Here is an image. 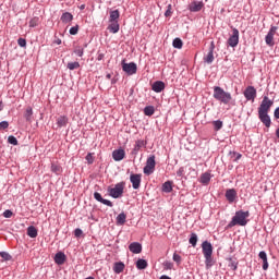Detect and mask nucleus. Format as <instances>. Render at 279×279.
<instances>
[{
    "mask_svg": "<svg viewBox=\"0 0 279 279\" xmlns=\"http://www.w3.org/2000/svg\"><path fill=\"white\" fill-rule=\"evenodd\" d=\"M154 112H156V109H154V106H147V107L144 108V114L146 117L154 116Z\"/></svg>",
    "mask_w": 279,
    "mask_h": 279,
    "instance_id": "obj_31",
    "label": "nucleus"
},
{
    "mask_svg": "<svg viewBox=\"0 0 279 279\" xmlns=\"http://www.w3.org/2000/svg\"><path fill=\"white\" fill-rule=\"evenodd\" d=\"M271 106H274V100L269 99L268 96H264L258 107V119L263 122L265 128H271V117H269Z\"/></svg>",
    "mask_w": 279,
    "mask_h": 279,
    "instance_id": "obj_1",
    "label": "nucleus"
},
{
    "mask_svg": "<svg viewBox=\"0 0 279 279\" xmlns=\"http://www.w3.org/2000/svg\"><path fill=\"white\" fill-rule=\"evenodd\" d=\"M204 62H206L207 64H213V62H215V41H211L209 51L204 58Z\"/></svg>",
    "mask_w": 279,
    "mask_h": 279,
    "instance_id": "obj_12",
    "label": "nucleus"
},
{
    "mask_svg": "<svg viewBox=\"0 0 279 279\" xmlns=\"http://www.w3.org/2000/svg\"><path fill=\"white\" fill-rule=\"evenodd\" d=\"M66 69H69L70 71H75V69H80V62H69Z\"/></svg>",
    "mask_w": 279,
    "mask_h": 279,
    "instance_id": "obj_37",
    "label": "nucleus"
},
{
    "mask_svg": "<svg viewBox=\"0 0 279 279\" xmlns=\"http://www.w3.org/2000/svg\"><path fill=\"white\" fill-rule=\"evenodd\" d=\"M184 43L182 41V39L180 38H174L172 41V47H174V49H182Z\"/></svg>",
    "mask_w": 279,
    "mask_h": 279,
    "instance_id": "obj_30",
    "label": "nucleus"
},
{
    "mask_svg": "<svg viewBox=\"0 0 279 279\" xmlns=\"http://www.w3.org/2000/svg\"><path fill=\"white\" fill-rule=\"evenodd\" d=\"M147 146V142L143 141V140H137L135 142V146L132 150L133 156H136L138 154V151H141L142 147H146Z\"/></svg>",
    "mask_w": 279,
    "mask_h": 279,
    "instance_id": "obj_15",
    "label": "nucleus"
},
{
    "mask_svg": "<svg viewBox=\"0 0 279 279\" xmlns=\"http://www.w3.org/2000/svg\"><path fill=\"white\" fill-rule=\"evenodd\" d=\"M128 219V215L124 214V211H122L121 214H119L116 218L117 221V226H124L125 221Z\"/></svg>",
    "mask_w": 279,
    "mask_h": 279,
    "instance_id": "obj_25",
    "label": "nucleus"
},
{
    "mask_svg": "<svg viewBox=\"0 0 279 279\" xmlns=\"http://www.w3.org/2000/svg\"><path fill=\"white\" fill-rule=\"evenodd\" d=\"M184 167L179 168V170L177 171L178 178H184Z\"/></svg>",
    "mask_w": 279,
    "mask_h": 279,
    "instance_id": "obj_52",
    "label": "nucleus"
},
{
    "mask_svg": "<svg viewBox=\"0 0 279 279\" xmlns=\"http://www.w3.org/2000/svg\"><path fill=\"white\" fill-rule=\"evenodd\" d=\"M119 16H121V13L119 12V10L110 11L109 23H119Z\"/></svg>",
    "mask_w": 279,
    "mask_h": 279,
    "instance_id": "obj_19",
    "label": "nucleus"
},
{
    "mask_svg": "<svg viewBox=\"0 0 279 279\" xmlns=\"http://www.w3.org/2000/svg\"><path fill=\"white\" fill-rule=\"evenodd\" d=\"M17 45L20 47H27V40H25V38H19L17 39Z\"/></svg>",
    "mask_w": 279,
    "mask_h": 279,
    "instance_id": "obj_46",
    "label": "nucleus"
},
{
    "mask_svg": "<svg viewBox=\"0 0 279 279\" xmlns=\"http://www.w3.org/2000/svg\"><path fill=\"white\" fill-rule=\"evenodd\" d=\"M189 243H190V245H192V247L197 246V234L196 233H191V236L189 239Z\"/></svg>",
    "mask_w": 279,
    "mask_h": 279,
    "instance_id": "obj_33",
    "label": "nucleus"
},
{
    "mask_svg": "<svg viewBox=\"0 0 279 279\" xmlns=\"http://www.w3.org/2000/svg\"><path fill=\"white\" fill-rule=\"evenodd\" d=\"M225 197L229 204H234V202L239 199V194L236 193L235 189H227Z\"/></svg>",
    "mask_w": 279,
    "mask_h": 279,
    "instance_id": "obj_8",
    "label": "nucleus"
},
{
    "mask_svg": "<svg viewBox=\"0 0 279 279\" xmlns=\"http://www.w3.org/2000/svg\"><path fill=\"white\" fill-rule=\"evenodd\" d=\"M85 160H87V165H93L95 162V157L89 153L86 155Z\"/></svg>",
    "mask_w": 279,
    "mask_h": 279,
    "instance_id": "obj_43",
    "label": "nucleus"
},
{
    "mask_svg": "<svg viewBox=\"0 0 279 279\" xmlns=\"http://www.w3.org/2000/svg\"><path fill=\"white\" fill-rule=\"evenodd\" d=\"M258 257L264 262L267 260V253L265 251H260Z\"/></svg>",
    "mask_w": 279,
    "mask_h": 279,
    "instance_id": "obj_54",
    "label": "nucleus"
},
{
    "mask_svg": "<svg viewBox=\"0 0 279 279\" xmlns=\"http://www.w3.org/2000/svg\"><path fill=\"white\" fill-rule=\"evenodd\" d=\"M213 97L216 99V101H220V104H225L226 106L232 101V94L225 92L220 86L214 87Z\"/></svg>",
    "mask_w": 279,
    "mask_h": 279,
    "instance_id": "obj_4",
    "label": "nucleus"
},
{
    "mask_svg": "<svg viewBox=\"0 0 279 279\" xmlns=\"http://www.w3.org/2000/svg\"><path fill=\"white\" fill-rule=\"evenodd\" d=\"M213 125H214V130L216 132H219V130H221V128H223V121L216 120V121L213 122Z\"/></svg>",
    "mask_w": 279,
    "mask_h": 279,
    "instance_id": "obj_36",
    "label": "nucleus"
},
{
    "mask_svg": "<svg viewBox=\"0 0 279 279\" xmlns=\"http://www.w3.org/2000/svg\"><path fill=\"white\" fill-rule=\"evenodd\" d=\"M247 217H250V211L238 210L232 217L231 221L228 223L227 228H234V226H247Z\"/></svg>",
    "mask_w": 279,
    "mask_h": 279,
    "instance_id": "obj_2",
    "label": "nucleus"
},
{
    "mask_svg": "<svg viewBox=\"0 0 279 279\" xmlns=\"http://www.w3.org/2000/svg\"><path fill=\"white\" fill-rule=\"evenodd\" d=\"M159 279H171V277H169L167 275H162Z\"/></svg>",
    "mask_w": 279,
    "mask_h": 279,
    "instance_id": "obj_60",
    "label": "nucleus"
},
{
    "mask_svg": "<svg viewBox=\"0 0 279 279\" xmlns=\"http://www.w3.org/2000/svg\"><path fill=\"white\" fill-rule=\"evenodd\" d=\"M8 143H9L10 145H19V140H16V137H15L14 135H10V136L8 137Z\"/></svg>",
    "mask_w": 279,
    "mask_h": 279,
    "instance_id": "obj_40",
    "label": "nucleus"
},
{
    "mask_svg": "<svg viewBox=\"0 0 279 279\" xmlns=\"http://www.w3.org/2000/svg\"><path fill=\"white\" fill-rule=\"evenodd\" d=\"M229 267L233 270L236 271L239 269V262L232 259V257L229 258Z\"/></svg>",
    "mask_w": 279,
    "mask_h": 279,
    "instance_id": "obj_35",
    "label": "nucleus"
},
{
    "mask_svg": "<svg viewBox=\"0 0 279 279\" xmlns=\"http://www.w3.org/2000/svg\"><path fill=\"white\" fill-rule=\"evenodd\" d=\"M94 198L96 199V202H100V203L104 201V197L99 192L94 193Z\"/></svg>",
    "mask_w": 279,
    "mask_h": 279,
    "instance_id": "obj_49",
    "label": "nucleus"
},
{
    "mask_svg": "<svg viewBox=\"0 0 279 279\" xmlns=\"http://www.w3.org/2000/svg\"><path fill=\"white\" fill-rule=\"evenodd\" d=\"M162 193H171L173 191V181H166L161 186Z\"/></svg>",
    "mask_w": 279,
    "mask_h": 279,
    "instance_id": "obj_22",
    "label": "nucleus"
},
{
    "mask_svg": "<svg viewBox=\"0 0 279 279\" xmlns=\"http://www.w3.org/2000/svg\"><path fill=\"white\" fill-rule=\"evenodd\" d=\"M0 256L3 260H12V255L5 251L0 252Z\"/></svg>",
    "mask_w": 279,
    "mask_h": 279,
    "instance_id": "obj_39",
    "label": "nucleus"
},
{
    "mask_svg": "<svg viewBox=\"0 0 279 279\" xmlns=\"http://www.w3.org/2000/svg\"><path fill=\"white\" fill-rule=\"evenodd\" d=\"M32 117H34V109H32V107H27L24 113V118L28 123H32Z\"/></svg>",
    "mask_w": 279,
    "mask_h": 279,
    "instance_id": "obj_27",
    "label": "nucleus"
},
{
    "mask_svg": "<svg viewBox=\"0 0 279 279\" xmlns=\"http://www.w3.org/2000/svg\"><path fill=\"white\" fill-rule=\"evenodd\" d=\"M129 250L132 254H141V252H143V245L138 242H132L129 245Z\"/></svg>",
    "mask_w": 279,
    "mask_h": 279,
    "instance_id": "obj_14",
    "label": "nucleus"
},
{
    "mask_svg": "<svg viewBox=\"0 0 279 279\" xmlns=\"http://www.w3.org/2000/svg\"><path fill=\"white\" fill-rule=\"evenodd\" d=\"M153 90L154 93H162L163 88H165V82L162 81H157L153 84Z\"/></svg>",
    "mask_w": 279,
    "mask_h": 279,
    "instance_id": "obj_21",
    "label": "nucleus"
},
{
    "mask_svg": "<svg viewBox=\"0 0 279 279\" xmlns=\"http://www.w3.org/2000/svg\"><path fill=\"white\" fill-rule=\"evenodd\" d=\"M10 128V123L8 121L0 122V130H8Z\"/></svg>",
    "mask_w": 279,
    "mask_h": 279,
    "instance_id": "obj_48",
    "label": "nucleus"
},
{
    "mask_svg": "<svg viewBox=\"0 0 279 279\" xmlns=\"http://www.w3.org/2000/svg\"><path fill=\"white\" fill-rule=\"evenodd\" d=\"M202 250L205 258V267L206 269H210V267L215 265V262L213 260V244L208 241H204L202 243Z\"/></svg>",
    "mask_w": 279,
    "mask_h": 279,
    "instance_id": "obj_3",
    "label": "nucleus"
},
{
    "mask_svg": "<svg viewBox=\"0 0 279 279\" xmlns=\"http://www.w3.org/2000/svg\"><path fill=\"white\" fill-rule=\"evenodd\" d=\"M27 236L31 239H36V236H38V229H36L34 226H29L27 228Z\"/></svg>",
    "mask_w": 279,
    "mask_h": 279,
    "instance_id": "obj_26",
    "label": "nucleus"
},
{
    "mask_svg": "<svg viewBox=\"0 0 279 279\" xmlns=\"http://www.w3.org/2000/svg\"><path fill=\"white\" fill-rule=\"evenodd\" d=\"M213 179V174H210L209 172H205L201 175L199 178V182L201 184H203L204 186H208V184H210V180Z\"/></svg>",
    "mask_w": 279,
    "mask_h": 279,
    "instance_id": "obj_18",
    "label": "nucleus"
},
{
    "mask_svg": "<svg viewBox=\"0 0 279 279\" xmlns=\"http://www.w3.org/2000/svg\"><path fill=\"white\" fill-rule=\"evenodd\" d=\"M147 265H148L147 260L142 259V258L137 259V262H136V268L140 270L147 269Z\"/></svg>",
    "mask_w": 279,
    "mask_h": 279,
    "instance_id": "obj_29",
    "label": "nucleus"
},
{
    "mask_svg": "<svg viewBox=\"0 0 279 279\" xmlns=\"http://www.w3.org/2000/svg\"><path fill=\"white\" fill-rule=\"evenodd\" d=\"M77 32H80V26L75 25L70 28L71 36H77Z\"/></svg>",
    "mask_w": 279,
    "mask_h": 279,
    "instance_id": "obj_42",
    "label": "nucleus"
},
{
    "mask_svg": "<svg viewBox=\"0 0 279 279\" xmlns=\"http://www.w3.org/2000/svg\"><path fill=\"white\" fill-rule=\"evenodd\" d=\"M61 21L62 23H71V21H73V14H71L70 12H64L61 15Z\"/></svg>",
    "mask_w": 279,
    "mask_h": 279,
    "instance_id": "obj_28",
    "label": "nucleus"
},
{
    "mask_svg": "<svg viewBox=\"0 0 279 279\" xmlns=\"http://www.w3.org/2000/svg\"><path fill=\"white\" fill-rule=\"evenodd\" d=\"M82 234H84V231H82V229L76 228V229L74 230V236H76L77 239H78L80 236H82Z\"/></svg>",
    "mask_w": 279,
    "mask_h": 279,
    "instance_id": "obj_53",
    "label": "nucleus"
},
{
    "mask_svg": "<svg viewBox=\"0 0 279 279\" xmlns=\"http://www.w3.org/2000/svg\"><path fill=\"white\" fill-rule=\"evenodd\" d=\"M84 8H86V5L82 4V5H81V10H84Z\"/></svg>",
    "mask_w": 279,
    "mask_h": 279,
    "instance_id": "obj_64",
    "label": "nucleus"
},
{
    "mask_svg": "<svg viewBox=\"0 0 279 279\" xmlns=\"http://www.w3.org/2000/svg\"><path fill=\"white\" fill-rule=\"evenodd\" d=\"M125 189V182L117 183L113 187L108 189V193L110 197L113 199H119V197H123V191Z\"/></svg>",
    "mask_w": 279,
    "mask_h": 279,
    "instance_id": "obj_5",
    "label": "nucleus"
},
{
    "mask_svg": "<svg viewBox=\"0 0 279 279\" xmlns=\"http://www.w3.org/2000/svg\"><path fill=\"white\" fill-rule=\"evenodd\" d=\"M74 53H75V56H77L78 58H82V56H84V48H82V47H76V48L74 49Z\"/></svg>",
    "mask_w": 279,
    "mask_h": 279,
    "instance_id": "obj_41",
    "label": "nucleus"
},
{
    "mask_svg": "<svg viewBox=\"0 0 279 279\" xmlns=\"http://www.w3.org/2000/svg\"><path fill=\"white\" fill-rule=\"evenodd\" d=\"M122 71L129 75H136L138 66L134 62L125 63V60L122 61Z\"/></svg>",
    "mask_w": 279,
    "mask_h": 279,
    "instance_id": "obj_7",
    "label": "nucleus"
},
{
    "mask_svg": "<svg viewBox=\"0 0 279 279\" xmlns=\"http://www.w3.org/2000/svg\"><path fill=\"white\" fill-rule=\"evenodd\" d=\"M54 263L56 265H64L66 263V255L63 252H58L54 255Z\"/></svg>",
    "mask_w": 279,
    "mask_h": 279,
    "instance_id": "obj_17",
    "label": "nucleus"
},
{
    "mask_svg": "<svg viewBox=\"0 0 279 279\" xmlns=\"http://www.w3.org/2000/svg\"><path fill=\"white\" fill-rule=\"evenodd\" d=\"M69 124V118L66 116H60L57 119V128H66Z\"/></svg>",
    "mask_w": 279,
    "mask_h": 279,
    "instance_id": "obj_20",
    "label": "nucleus"
},
{
    "mask_svg": "<svg viewBox=\"0 0 279 279\" xmlns=\"http://www.w3.org/2000/svg\"><path fill=\"white\" fill-rule=\"evenodd\" d=\"M227 43L229 47H236L239 45V29H232V35L229 37Z\"/></svg>",
    "mask_w": 279,
    "mask_h": 279,
    "instance_id": "obj_10",
    "label": "nucleus"
},
{
    "mask_svg": "<svg viewBox=\"0 0 279 279\" xmlns=\"http://www.w3.org/2000/svg\"><path fill=\"white\" fill-rule=\"evenodd\" d=\"M246 101H254L256 99V89L254 86H247L243 93Z\"/></svg>",
    "mask_w": 279,
    "mask_h": 279,
    "instance_id": "obj_9",
    "label": "nucleus"
},
{
    "mask_svg": "<svg viewBox=\"0 0 279 279\" xmlns=\"http://www.w3.org/2000/svg\"><path fill=\"white\" fill-rule=\"evenodd\" d=\"M141 178H142L141 174L131 173L130 182H131L132 187L134 189V191H138V189H141V180H142Z\"/></svg>",
    "mask_w": 279,
    "mask_h": 279,
    "instance_id": "obj_11",
    "label": "nucleus"
},
{
    "mask_svg": "<svg viewBox=\"0 0 279 279\" xmlns=\"http://www.w3.org/2000/svg\"><path fill=\"white\" fill-rule=\"evenodd\" d=\"M163 268L169 270V269H173V263L171 262H165L163 263Z\"/></svg>",
    "mask_w": 279,
    "mask_h": 279,
    "instance_id": "obj_51",
    "label": "nucleus"
},
{
    "mask_svg": "<svg viewBox=\"0 0 279 279\" xmlns=\"http://www.w3.org/2000/svg\"><path fill=\"white\" fill-rule=\"evenodd\" d=\"M119 22H110L108 26V31L110 32V34H119Z\"/></svg>",
    "mask_w": 279,
    "mask_h": 279,
    "instance_id": "obj_24",
    "label": "nucleus"
},
{
    "mask_svg": "<svg viewBox=\"0 0 279 279\" xmlns=\"http://www.w3.org/2000/svg\"><path fill=\"white\" fill-rule=\"evenodd\" d=\"M106 77H107V80H110V77H112V75L111 74H107Z\"/></svg>",
    "mask_w": 279,
    "mask_h": 279,
    "instance_id": "obj_63",
    "label": "nucleus"
},
{
    "mask_svg": "<svg viewBox=\"0 0 279 279\" xmlns=\"http://www.w3.org/2000/svg\"><path fill=\"white\" fill-rule=\"evenodd\" d=\"M112 158L116 162H121L125 158V150L117 149L112 151Z\"/></svg>",
    "mask_w": 279,
    "mask_h": 279,
    "instance_id": "obj_13",
    "label": "nucleus"
},
{
    "mask_svg": "<svg viewBox=\"0 0 279 279\" xmlns=\"http://www.w3.org/2000/svg\"><path fill=\"white\" fill-rule=\"evenodd\" d=\"M51 171L52 173H56V175H60V173H62V167H60L59 165L52 163Z\"/></svg>",
    "mask_w": 279,
    "mask_h": 279,
    "instance_id": "obj_34",
    "label": "nucleus"
},
{
    "mask_svg": "<svg viewBox=\"0 0 279 279\" xmlns=\"http://www.w3.org/2000/svg\"><path fill=\"white\" fill-rule=\"evenodd\" d=\"M2 215H3V217H4L5 219H10V217H12L13 213H12V210L7 209V210L3 211Z\"/></svg>",
    "mask_w": 279,
    "mask_h": 279,
    "instance_id": "obj_50",
    "label": "nucleus"
},
{
    "mask_svg": "<svg viewBox=\"0 0 279 279\" xmlns=\"http://www.w3.org/2000/svg\"><path fill=\"white\" fill-rule=\"evenodd\" d=\"M124 269H125V264H123V262L114 263V265H113L114 274H123Z\"/></svg>",
    "mask_w": 279,
    "mask_h": 279,
    "instance_id": "obj_23",
    "label": "nucleus"
},
{
    "mask_svg": "<svg viewBox=\"0 0 279 279\" xmlns=\"http://www.w3.org/2000/svg\"><path fill=\"white\" fill-rule=\"evenodd\" d=\"M265 43H266V45H268V47H274V45H275L274 35L267 33V35L265 37Z\"/></svg>",
    "mask_w": 279,
    "mask_h": 279,
    "instance_id": "obj_32",
    "label": "nucleus"
},
{
    "mask_svg": "<svg viewBox=\"0 0 279 279\" xmlns=\"http://www.w3.org/2000/svg\"><path fill=\"white\" fill-rule=\"evenodd\" d=\"M172 260H174V263L180 265V263H182V256H180L179 254L174 253L173 256H172Z\"/></svg>",
    "mask_w": 279,
    "mask_h": 279,
    "instance_id": "obj_45",
    "label": "nucleus"
},
{
    "mask_svg": "<svg viewBox=\"0 0 279 279\" xmlns=\"http://www.w3.org/2000/svg\"><path fill=\"white\" fill-rule=\"evenodd\" d=\"M38 23H40V19L39 17H33V19H31L28 25H29V27H38Z\"/></svg>",
    "mask_w": 279,
    "mask_h": 279,
    "instance_id": "obj_38",
    "label": "nucleus"
},
{
    "mask_svg": "<svg viewBox=\"0 0 279 279\" xmlns=\"http://www.w3.org/2000/svg\"><path fill=\"white\" fill-rule=\"evenodd\" d=\"M0 110H3V101L0 100Z\"/></svg>",
    "mask_w": 279,
    "mask_h": 279,
    "instance_id": "obj_61",
    "label": "nucleus"
},
{
    "mask_svg": "<svg viewBox=\"0 0 279 279\" xmlns=\"http://www.w3.org/2000/svg\"><path fill=\"white\" fill-rule=\"evenodd\" d=\"M202 8H204V2L201 1H193L189 5L190 12H201Z\"/></svg>",
    "mask_w": 279,
    "mask_h": 279,
    "instance_id": "obj_16",
    "label": "nucleus"
},
{
    "mask_svg": "<svg viewBox=\"0 0 279 279\" xmlns=\"http://www.w3.org/2000/svg\"><path fill=\"white\" fill-rule=\"evenodd\" d=\"M274 117L275 119H279V107L275 109Z\"/></svg>",
    "mask_w": 279,
    "mask_h": 279,
    "instance_id": "obj_58",
    "label": "nucleus"
},
{
    "mask_svg": "<svg viewBox=\"0 0 279 279\" xmlns=\"http://www.w3.org/2000/svg\"><path fill=\"white\" fill-rule=\"evenodd\" d=\"M102 58H104V54L98 56V60H102Z\"/></svg>",
    "mask_w": 279,
    "mask_h": 279,
    "instance_id": "obj_62",
    "label": "nucleus"
},
{
    "mask_svg": "<svg viewBox=\"0 0 279 279\" xmlns=\"http://www.w3.org/2000/svg\"><path fill=\"white\" fill-rule=\"evenodd\" d=\"M54 44H56V45H62V39H60V38L56 39V40H54Z\"/></svg>",
    "mask_w": 279,
    "mask_h": 279,
    "instance_id": "obj_59",
    "label": "nucleus"
},
{
    "mask_svg": "<svg viewBox=\"0 0 279 279\" xmlns=\"http://www.w3.org/2000/svg\"><path fill=\"white\" fill-rule=\"evenodd\" d=\"M100 204H104L105 206H109V208H112L113 204L112 202L102 198V202H100Z\"/></svg>",
    "mask_w": 279,
    "mask_h": 279,
    "instance_id": "obj_55",
    "label": "nucleus"
},
{
    "mask_svg": "<svg viewBox=\"0 0 279 279\" xmlns=\"http://www.w3.org/2000/svg\"><path fill=\"white\" fill-rule=\"evenodd\" d=\"M263 269L264 271H267V269H269V262H267V259L263 262Z\"/></svg>",
    "mask_w": 279,
    "mask_h": 279,
    "instance_id": "obj_57",
    "label": "nucleus"
},
{
    "mask_svg": "<svg viewBox=\"0 0 279 279\" xmlns=\"http://www.w3.org/2000/svg\"><path fill=\"white\" fill-rule=\"evenodd\" d=\"M230 154H233V156H235L234 162H239V160H241V158H243V155H241V153L230 151Z\"/></svg>",
    "mask_w": 279,
    "mask_h": 279,
    "instance_id": "obj_47",
    "label": "nucleus"
},
{
    "mask_svg": "<svg viewBox=\"0 0 279 279\" xmlns=\"http://www.w3.org/2000/svg\"><path fill=\"white\" fill-rule=\"evenodd\" d=\"M171 10H173V7L171 4H168L167 10L165 12L166 17H169V16H171V14H173V12Z\"/></svg>",
    "mask_w": 279,
    "mask_h": 279,
    "instance_id": "obj_44",
    "label": "nucleus"
},
{
    "mask_svg": "<svg viewBox=\"0 0 279 279\" xmlns=\"http://www.w3.org/2000/svg\"><path fill=\"white\" fill-rule=\"evenodd\" d=\"M276 32H278V26H271L268 34L276 36Z\"/></svg>",
    "mask_w": 279,
    "mask_h": 279,
    "instance_id": "obj_56",
    "label": "nucleus"
},
{
    "mask_svg": "<svg viewBox=\"0 0 279 279\" xmlns=\"http://www.w3.org/2000/svg\"><path fill=\"white\" fill-rule=\"evenodd\" d=\"M156 169V155H151L146 160V166L144 167L145 175H151Z\"/></svg>",
    "mask_w": 279,
    "mask_h": 279,
    "instance_id": "obj_6",
    "label": "nucleus"
}]
</instances>
